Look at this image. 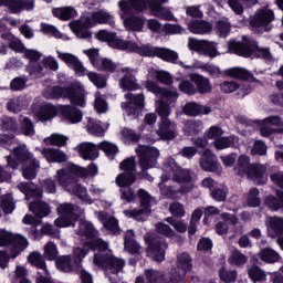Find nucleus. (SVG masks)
Segmentation results:
<instances>
[{"instance_id": "nucleus-1", "label": "nucleus", "mask_w": 283, "mask_h": 283, "mask_svg": "<svg viewBox=\"0 0 283 283\" xmlns=\"http://www.w3.org/2000/svg\"><path fill=\"white\" fill-rule=\"evenodd\" d=\"M75 233L83 238L84 244H88L92 249H97L94 254L93 264L105 271V273H113L117 275L125 268V260L114 256L109 250V243L103 239H98V231L90 221L80 220L78 228Z\"/></svg>"}, {"instance_id": "nucleus-2", "label": "nucleus", "mask_w": 283, "mask_h": 283, "mask_svg": "<svg viewBox=\"0 0 283 283\" xmlns=\"http://www.w3.org/2000/svg\"><path fill=\"white\" fill-rule=\"evenodd\" d=\"M80 176H85V170L76 165L56 171V180L60 187H63L72 196H77L83 202L92 205V198L87 196V189L77 182Z\"/></svg>"}, {"instance_id": "nucleus-3", "label": "nucleus", "mask_w": 283, "mask_h": 283, "mask_svg": "<svg viewBox=\"0 0 283 283\" xmlns=\"http://www.w3.org/2000/svg\"><path fill=\"white\" fill-rule=\"evenodd\" d=\"M149 7L153 17L161 19V21H176V17L171 11L160 6L156 0H120L118 8L124 14H132V12H145Z\"/></svg>"}, {"instance_id": "nucleus-4", "label": "nucleus", "mask_w": 283, "mask_h": 283, "mask_svg": "<svg viewBox=\"0 0 283 283\" xmlns=\"http://www.w3.org/2000/svg\"><path fill=\"white\" fill-rule=\"evenodd\" d=\"M44 98L59 101V98H66L72 105L76 107H85L87 105V91L81 83L72 84L71 86H54L48 88L43 93Z\"/></svg>"}, {"instance_id": "nucleus-5", "label": "nucleus", "mask_w": 283, "mask_h": 283, "mask_svg": "<svg viewBox=\"0 0 283 283\" xmlns=\"http://www.w3.org/2000/svg\"><path fill=\"white\" fill-rule=\"evenodd\" d=\"M114 15H111L106 10H97L90 13L84 21H73L70 23V28L78 39H92V32L87 28H94L95 25H114Z\"/></svg>"}, {"instance_id": "nucleus-6", "label": "nucleus", "mask_w": 283, "mask_h": 283, "mask_svg": "<svg viewBox=\"0 0 283 283\" xmlns=\"http://www.w3.org/2000/svg\"><path fill=\"white\" fill-rule=\"evenodd\" d=\"M228 50L230 54H238L245 59L252 56L255 59H263L264 61H273V55L269 48H260L255 40H251L247 36H243V42H238L235 40L228 42Z\"/></svg>"}, {"instance_id": "nucleus-7", "label": "nucleus", "mask_w": 283, "mask_h": 283, "mask_svg": "<svg viewBox=\"0 0 283 283\" xmlns=\"http://www.w3.org/2000/svg\"><path fill=\"white\" fill-rule=\"evenodd\" d=\"M18 189L24 193L27 200H36L29 205V209L38 218H46V216H50V206L43 201H39L43 198V190L36 188L33 182H21L18 185Z\"/></svg>"}, {"instance_id": "nucleus-8", "label": "nucleus", "mask_w": 283, "mask_h": 283, "mask_svg": "<svg viewBox=\"0 0 283 283\" xmlns=\"http://www.w3.org/2000/svg\"><path fill=\"white\" fill-rule=\"evenodd\" d=\"M165 170L168 175L164 174L161 176V180L167 182V180L174 176L175 182H179V185H181L179 190L180 193H189V191L193 189V184H191V180H193V172H191V170L178 167L174 159L166 163Z\"/></svg>"}, {"instance_id": "nucleus-9", "label": "nucleus", "mask_w": 283, "mask_h": 283, "mask_svg": "<svg viewBox=\"0 0 283 283\" xmlns=\"http://www.w3.org/2000/svg\"><path fill=\"white\" fill-rule=\"evenodd\" d=\"M13 155L19 163H24L27 165L22 171L23 178H25V180H34V178H36V171H39V168L41 167L39 160L34 158V155L28 150L25 145H20L14 148Z\"/></svg>"}, {"instance_id": "nucleus-10", "label": "nucleus", "mask_w": 283, "mask_h": 283, "mask_svg": "<svg viewBox=\"0 0 283 283\" xmlns=\"http://www.w3.org/2000/svg\"><path fill=\"white\" fill-rule=\"evenodd\" d=\"M120 171L115 182L117 187H132L136 182V157H129L119 164Z\"/></svg>"}, {"instance_id": "nucleus-11", "label": "nucleus", "mask_w": 283, "mask_h": 283, "mask_svg": "<svg viewBox=\"0 0 283 283\" xmlns=\"http://www.w3.org/2000/svg\"><path fill=\"white\" fill-rule=\"evenodd\" d=\"M136 154L139 158V167L143 171L154 169L158 165V158H160V150L151 146L139 145L136 148Z\"/></svg>"}, {"instance_id": "nucleus-12", "label": "nucleus", "mask_w": 283, "mask_h": 283, "mask_svg": "<svg viewBox=\"0 0 283 283\" xmlns=\"http://www.w3.org/2000/svg\"><path fill=\"white\" fill-rule=\"evenodd\" d=\"M145 242L148 244L146 249L147 258L154 260V262H165V252L169 249V243L163 238L149 239L145 237Z\"/></svg>"}, {"instance_id": "nucleus-13", "label": "nucleus", "mask_w": 283, "mask_h": 283, "mask_svg": "<svg viewBox=\"0 0 283 283\" xmlns=\"http://www.w3.org/2000/svg\"><path fill=\"white\" fill-rule=\"evenodd\" d=\"M57 218L54 223L55 227L65 228L74 227V222L78 220V207H75L72 203H62L57 207Z\"/></svg>"}, {"instance_id": "nucleus-14", "label": "nucleus", "mask_w": 283, "mask_h": 283, "mask_svg": "<svg viewBox=\"0 0 283 283\" xmlns=\"http://www.w3.org/2000/svg\"><path fill=\"white\" fill-rule=\"evenodd\" d=\"M188 48L189 50H192V52H198L199 54H203V56H209L210 59L220 56V52L218 51V43L216 42L190 38L188 40Z\"/></svg>"}, {"instance_id": "nucleus-15", "label": "nucleus", "mask_w": 283, "mask_h": 283, "mask_svg": "<svg viewBox=\"0 0 283 283\" xmlns=\"http://www.w3.org/2000/svg\"><path fill=\"white\" fill-rule=\"evenodd\" d=\"M138 196L140 200V209H128L124 210V216L127 218H134V220H137L138 222L145 220L147 218L148 213L151 212L149 209V205L151 202V196H149V192L145 191V189L138 190Z\"/></svg>"}, {"instance_id": "nucleus-16", "label": "nucleus", "mask_w": 283, "mask_h": 283, "mask_svg": "<svg viewBox=\"0 0 283 283\" xmlns=\"http://www.w3.org/2000/svg\"><path fill=\"white\" fill-rule=\"evenodd\" d=\"M125 98L128 101V103H122V109H124L128 116L138 118L143 112V108L145 107V95L126 93Z\"/></svg>"}, {"instance_id": "nucleus-17", "label": "nucleus", "mask_w": 283, "mask_h": 283, "mask_svg": "<svg viewBox=\"0 0 283 283\" xmlns=\"http://www.w3.org/2000/svg\"><path fill=\"white\" fill-rule=\"evenodd\" d=\"M156 134L157 137H149L151 143H156V140H174L178 136V126L176 122H171L169 118L160 119Z\"/></svg>"}, {"instance_id": "nucleus-18", "label": "nucleus", "mask_w": 283, "mask_h": 283, "mask_svg": "<svg viewBox=\"0 0 283 283\" xmlns=\"http://www.w3.org/2000/svg\"><path fill=\"white\" fill-rule=\"evenodd\" d=\"M120 73L123 74L119 80V87L122 90H125V92H136V90H140V85L136 78V74H138L136 69L124 66L120 69Z\"/></svg>"}, {"instance_id": "nucleus-19", "label": "nucleus", "mask_w": 283, "mask_h": 283, "mask_svg": "<svg viewBox=\"0 0 283 283\" xmlns=\"http://www.w3.org/2000/svg\"><path fill=\"white\" fill-rule=\"evenodd\" d=\"M191 269V256L187 252H180L177 254V269L171 270L172 280L180 282L187 275V272Z\"/></svg>"}, {"instance_id": "nucleus-20", "label": "nucleus", "mask_w": 283, "mask_h": 283, "mask_svg": "<svg viewBox=\"0 0 283 283\" xmlns=\"http://www.w3.org/2000/svg\"><path fill=\"white\" fill-rule=\"evenodd\" d=\"M146 90L153 94H160L164 101L176 103L178 101V91L176 88H163L156 84V82L147 81Z\"/></svg>"}, {"instance_id": "nucleus-21", "label": "nucleus", "mask_w": 283, "mask_h": 283, "mask_svg": "<svg viewBox=\"0 0 283 283\" xmlns=\"http://www.w3.org/2000/svg\"><path fill=\"white\" fill-rule=\"evenodd\" d=\"M200 167L203 171H210L213 174H216V171H220V163L211 149H205L201 153Z\"/></svg>"}, {"instance_id": "nucleus-22", "label": "nucleus", "mask_w": 283, "mask_h": 283, "mask_svg": "<svg viewBox=\"0 0 283 283\" xmlns=\"http://www.w3.org/2000/svg\"><path fill=\"white\" fill-rule=\"evenodd\" d=\"M275 19V14L271 9H260L255 12L254 17L250 19L252 28H264Z\"/></svg>"}, {"instance_id": "nucleus-23", "label": "nucleus", "mask_w": 283, "mask_h": 283, "mask_svg": "<svg viewBox=\"0 0 283 283\" xmlns=\"http://www.w3.org/2000/svg\"><path fill=\"white\" fill-rule=\"evenodd\" d=\"M98 220L103 223V227L111 235H120V226L118 219L109 216L107 212H97Z\"/></svg>"}, {"instance_id": "nucleus-24", "label": "nucleus", "mask_w": 283, "mask_h": 283, "mask_svg": "<svg viewBox=\"0 0 283 283\" xmlns=\"http://www.w3.org/2000/svg\"><path fill=\"white\" fill-rule=\"evenodd\" d=\"M157 57L161 59V61H166L167 63H174L175 65H180L184 70H193L192 65H187L182 61H178V52L172 51L166 48H159L157 53Z\"/></svg>"}, {"instance_id": "nucleus-25", "label": "nucleus", "mask_w": 283, "mask_h": 283, "mask_svg": "<svg viewBox=\"0 0 283 283\" xmlns=\"http://www.w3.org/2000/svg\"><path fill=\"white\" fill-rule=\"evenodd\" d=\"M60 114L65 120H69V123L73 125L83 120V112L71 105L61 106Z\"/></svg>"}, {"instance_id": "nucleus-26", "label": "nucleus", "mask_w": 283, "mask_h": 283, "mask_svg": "<svg viewBox=\"0 0 283 283\" xmlns=\"http://www.w3.org/2000/svg\"><path fill=\"white\" fill-rule=\"evenodd\" d=\"M247 176L250 180H254L256 185H264V182L269 180V177L266 176V166L260 164H252Z\"/></svg>"}, {"instance_id": "nucleus-27", "label": "nucleus", "mask_w": 283, "mask_h": 283, "mask_svg": "<svg viewBox=\"0 0 283 283\" xmlns=\"http://www.w3.org/2000/svg\"><path fill=\"white\" fill-rule=\"evenodd\" d=\"M77 151L83 160H96L98 158V146L93 143H81L77 146Z\"/></svg>"}, {"instance_id": "nucleus-28", "label": "nucleus", "mask_w": 283, "mask_h": 283, "mask_svg": "<svg viewBox=\"0 0 283 283\" xmlns=\"http://www.w3.org/2000/svg\"><path fill=\"white\" fill-rule=\"evenodd\" d=\"M270 238L283 235V219L281 217H268L265 220Z\"/></svg>"}, {"instance_id": "nucleus-29", "label": "nucleus", "mask_w": 283, "mask_h": 283, "mask_svg": "<svg viewBox=\"0 0 283 283\" xmlns=\"http://www.w3.org/2000/svg\"><path fill=\"white\" fill-rule=\"evenodd\" d=\"M188 30L192 34H210L213 25L205 20H192L188 22Z\"/></svg>"}, {"instance_id": "nucleus-30", "label": "nucleus", "mask_w": 283, "mask_h": 283, "mask_svg": "<svg viewBox=\"0 0 283 283\" xmlns=\"http://www.w3.org/2000/svg\"><path fill=\"white\" fill-rule=\"evenodd\" d=\"M240 143V139L235 135H230L226 137H219L213 140L212 145L214 149L218 151H222V149H229L230 147H237Z\"/></svg>"}, {"instance_id": "nucleus-31", "label": "nucleus", "mask_w": 283, "mask_h": 283, "mask_svg": "<svg viewBox=\"0 0 283 283\" xmlns=\"http://www.w3.org/2000/svg\"><path fill=\"white\" fill-rule=\"evenodd\" d=\"M190 81L195 83V85L197 86L196 90L197 92H199V94H209V92H211L212 90L211 82L209 81V78L200 74L190 75Z\"/></svg>"}, {"instance_id": "nucleus-32", "label": "nucleus", "mask_w": 283, "mask_h": 283, "mask_svg": "<svg viewBox=\"0 0 283 283\" xmlns=\"http://www.w3.org/2000/svg\"><path fill=\"white\" fill-rule=\"evenodd\" d=\"M223 76H229V78H237L239 81H251L253 74L242 67H231L223 71Z\"/></svg>"}, {"instance_id": "nucleus-33", "label": "nucleus", "mask_w": 283, "mask_h": 283, "mask_svg": "<svg viewBox=\"0 0 283 283\" xmlns=\"http://www.w3.org/2000/svg\"><path fill=\"white\" fill-rule=\"evenodd\" d=\"M52 14L55 17V19H60V21H70V19L77 17L78 13L74 7H60L54 8L52 10Z\"/></svg>"}, {"instance_id": "nucleus-34", "label": "nucleus", "mask_w": 283, "mask_h": 283, "mask_svg": "<svg viewBox=\"0 0 283 283\" xmlns=\"http://www.w3.org/2000/svg\"><path fill=\"white\" fill-rule=\"evenodd\" d=\"M184 114L186 116H199V114H211L209 106H202L195 102H189L184 107Z\"/></svg>"}, {"instance_id": "nucleus-35", "label": "nucleus", "mask_w": 283, "mask_h": 283, "mask_svg": "<svg viewBox=\"0 0 283 283\" xmlns=\"http://www.w3.org/2000/svg\"><path fill=\"white\" fill-rule=\"evenodd\" d=\"M42 154L49 163H65L67 160V155L56 148H45Z\"/></svg>"}, {"instance_id": "nucleus-36", "label": "nucleus", "mask_w": 283, "mask_h": 283, "mask_svg": "<svg viewBox=\"0 0 283 283\" xmlns=\"http://www.w3.org/2000/svg\"><path fill=\"white\" fill-rule=\"evenodd\" d=\"M28 249V239L20 234H13L11 258L14 259L21 253V251Z\"/></svg>"}, {"instance_id": "nucleus-37", "label": "nucleus", "mask_w": 283, "mask_h": 283, "mask_svg": "<svg viewBox=\"0 0 283 283\" xmlns=\"http://www.w3.org/2000/svg\"><path fill=\"white\" fill-rule=\"evenodd\" d=\"M95 69L99 72H109L111 74H114V72H120V70H123V66L109 59L102 57L97 66H95Z\"/></svg>"}, {"instance_id": "nucleus-38", "label": "nucleus", "mask_w": 283, "mask_h": 283, "mask_svg": "<svg viewBox=\"0 0 283 283\" xmlns=\"http://www.w3.org/2000/svg\"><path fill=\"white\" fill-rule=\"evenodd\" d=\"M251 167H253V164H251V158H249L247 155H242L238 159L234 171H237L238 176H248L249 171H251Z\"/></svg>"}, {"instance_id": "nucleus-39", "label": "nucleus", "mask_w": 283, "mask_h": 283, "mask_svg": "<svg viewBox=\"0 0 283 283\" xmlns=\"http://www.w3.org/2000/svg\"><path fill=\"white\" fill-rule=\"evenodd\" d=\"M134 41H127V40H123L118 36H116V34L113 36V41H111V44H108L111 48H113L114 50H123L126 52H134Z\"/></svg>"}, {"instance_id": "nucleus-40", "label": "nucleus", "mask_w": 283, "mask_h": 283, "mask_svg": "<svg viewBox=\"0 0 283 283\" xmlns=\"http://www.w3.org/2000/svg\"><path fill=\"white\" fill-rule=\"evenodd\" d=\"M125 28L132 30L133 32H143L145 28V19L143 17H130L124 21Z\"/></svg>"}, {"instance_id": "nucleus-41", "label": "nucleus", "mask_w": 283, "mask_h": 283, "mask_svg": "<svg viewBox=\"0 0 283 283\" xmlns=\"http://www.w3.org/2000/svg\"><path fill=\"white\" fill-rule=\"evenodd\" d=\"M276 197L277 198H275V196H269L265 199L266 207L272 209V211H280V209L283 210V191H276Z\"/></svg>"}, {"instance_id": "nucleus-42", "label": "nucleus", "mask_w": 283, "mask_h": 283, "mask_svg": "<svg viewBox=\"0 0 283 283\" xmlns=\"http://www.w3.org/2000/svg\"><path fill=\"white\" fill-rule=\"evenodd\" d=\"M59 112L56 111V106L52 104H44L40 107V112L38 114L39 120H52L56 116Z\"/></svg>"}, {"instance_id": "nucleus-43", "label": "nucleus", "mask_w": 283, "mask_h": 283, "mask_svg": "<svg viewBox=\"0 0 283 283\" xmlns=\"http://www.w3.org/2000/svg\"><path fill=\"white\" fill-rule=\"evenodd\" d=\"M259 258L268 264H274L280 262V254L271 248H265L259 252Z\"/></svg>"}, {"instance_id": "nucleus-44", "label": "nucleus", "mask_w": 283, "mask_h": 283, "mask_svg": "<svg viewBox=\"0 0 283 283\" xmlns=\"http://www.w3.org/2000/svg\"><path fill=\"white\" fill-rule=\"evenodd\" d=\"M86 129L92 136H105V128H103L101 122L92 117H88Z\"/></svg>"}, {"instance_id": "nucleus-45", "label": "nucleus", "mask_w": 283, "mask_h": 283, "mask_svg": "<svg viewBox=\"0 0 283 283\" xmlns=\"http://www.w3.org/2000/svg\"><path fill=\"white\" fill-rule=\"evenodd\" d=\"M159 49L160 48L149 45L139 46L138 43L135 42L133 46V52H136V54H140V56H158Z\"/></svg>"}, {"instance_id": "nucleus-46", "label": "nucleus", "mask_w": 283, "mask_h": 283, "mask_svg": "<svg viewBox=\"0 0 283 283\" xmlns=\"http://www.w3.org/2000/svg\"><path fill=\"white\" fill-rule=\"evenodd\" d=\"M248 275L252 282H266V273L258 265L249 268Z\"/></svg>"}, {"instance_id": "nucleus-47", "label": "nucleus", "mask_w": 283, "mask_h": 283, "mask_svg": "<svg viewBox=\"0 0 283 283\" xmlns=\"http://www.w3.org/2000/svg\"><path fill=\"white\" fill-rule=\"evenodd\" d=\"M88 249H93V251H98V249L96 248H92V245L90 244H85V241H83V248H75L73 250V256H74V263L75 264H81V262H83V259L87 255L88 253Z\"/></svg>"}, {"instance_id": "nucleus-48", "label": "nucleus", "mask_w": 283, "mask_h": 283, "mask_svg": "<svg viewBox=\"0 0 283 283\" xmlns=\"http://www.w3.org/2000/svg\"><path fill=\"white\" fill-rule=\"evenodd\" d=\"M165 101H159L156 107V112L160 116V120H163L164 118H169V116L171 115V109L169 108V106L174 105V102H169L167 99Z\"/></svg>"}, {"instance_id": "nucleus-49", "label": "nucleus", "mask_w": 283, "mask_h": 283, "mask_svg": "<svg viewBox=\"0 0 283 283\" xmlns=\"http://www.w3.org/2000/svg\"><path fill=\"white\" fill-rule=\"evenodd\" d=\"M44 143L53 147H65L67 137L61 134H52L49 138H44Z\"/></svg>"}, {"instance_id": "nucleus-50", "label": "nucleus", "mask_w": 283, "mask_h": 283, "mask_svg": "<svg viewBox=\"0 0 283 283\" xmlns=\"http://www.w3.org/2000/svg\"><path fill=\"white\" fill-rule=\"evenodd\" d=\"M216 30L220 36L227 38L231 32V22L227 18L218 20L216 22Z\"/></svg>"}, {"instance_id": "nucleus-51", "label": "nucleus", "mask_w": 283, "mask_h": 283, "mask_svg": "<svg viewBox=\"0 0 283 283\" xmlns=\"http://www.w3.org/2000/svg\"><path fill=\"white\" fill-rule=\"evenodd\" d=\"M57 269L63 273H72L74 271V266L72 265V256L63 255L61 256L57 262Z\"/></svg>"}, {"instance_id": "nucleus-52", "label": "nucleus", "mask_w": 283, "mask_h": 283, "mask_svg": "<svg viewBox=\"0 0 283 283\" xmlns=\"http://www.w3.org/2000/svg\"><path fill=\"white\" fill-rule=\"evenodd\" d=\"M229 264H233L234 266H244L247 264L248 259L242 252L234 250L228 259Z\"/></svg>"}, {"instance_id": "nucleus-53", "label": "nucleus", "mask_w": 283, "mask_h": 283, "mask_svg": "<svg viewBox=\"0 0 283 283\" xmlns=\"http://www.w3.org/2000/svg\"><path fill=\"white\" fill-rule=\"evenodd\" d=\"M87 77L91 81V83H93V85H95V87H97L98 90L107 87V80L105 78V76L98 73L88 72Z\"/></svg>"}, {"instance_id": "nucleus-54", "label": "nucleus", "mask_w": 283, "mask_h": 283, "mask_svg": "<svg viewBox=\"0 0 283 283\" xmlns=\"http://www.w3.org/2000/svg\"><path fill=\"white\" fill-rule=\"evenodd\" d=\"M20 134H23V136H34L35 130L32 119H30L29 117H24L22 118V120H20Z\"/></svg>"}, {"instance_id": "nucleus-55", "label": "nucleus", "mask_w": 283, "mask_h": 283, "mask_svg": "<svg viewBox=\"0 0 283 283\" xmlns=\"http://www.w3.org/2000/svg\"><path fill=\"white\" fill-rule=\"evenodd\" d=\"M155 229L159 235H164L165 238H176V231L172 230L171 226L165 222H157Z\"/></svg>"}, {"instance_id": "nucleus-56", "label": "nucleus", "mask_w": 283, "mask_h": 283, "mask_svg": "<svg viewBox=\"0 0 283 283\" xmlns=\"http://www.w3.org/2000/svg\"><path fill=\"white\" fill-rule=\"evenodd\" d=\"M97 149L104 151L108 158H114L118 154V146L109 142H102L98 144Z\"/></svg>"}, {"instance_id": "nucleus-57", "label": "nucleus", "mask_w": 283, "mask_h": 283, "mask_svg": "<svg viewBox=\"0 0 283 283\" xmlns=\"http://www.w3.org/2000/svg\"><path fill=\"white\" fill-rule=\"evenodd\" d=\"M262 200L260 199V190L258 188H252L247 195L248 207H260Z\"/></svg>"}, {"instance_id": "nucleus-58", "label": "nucleus", "mask_w": 283, "mask_h": 283, "mask_svg": "<svg viewBox=\"0 0 283 283\" xmlns=\"http://www.w3.org/2000/svg\"><path fill=\"white\" fill-rule=\"evenodd\" d=\"M219 276L222 282H226V283L235 282V280H238V271L227 270L224 268H221L219 270Z\"/></svg>"}, {"instance_id": "nucleus-59", "label": "nucleus", "mask_w": 283, "mask_h": 283, "mask_svg": "<svg viewBox=\"0 0 283 283\" xmlns=\"http://www.w3.org/2000/svg\"><path fill=\"white\" fill-rule=\"evenodd\" d=\"M120 134L124 143H138L140 140V134H136L134 129L123 128Z\"/></svg>"}, {"instance_id": "nucleus-60", "label": "nucleus", "mask_w": 283, "mask_h": 283, "mask_svg": "<svg viewBox=\"0 0 283 283\" xmlns=\"http://www.w3.org/2000/svg\"><path fill=\"white\" fill-rule=\"evenodd\" d=\"M124 249L132 255H140L144 249L136 240L124 242Z\"/></svg>"}, {"instance_id": "nucleus-61", "label": "nucleus", "mask_w": 283, "mask_h": 283, "mask_svg": "<svg viewBox=\"0 0 283 283\" xmlns=\"http://www.w3.org/2000/svg\"><path fill=\"white\" fill-rule=\"evenodd\" d=\"M43 255L45 260H49V261L56 260V256L59 255V250L56 249V244H54V242H48L44 245Z\"/></svg>"}, {"instance_id": "nucleus-62", "label": "nucleus", "mask_w": 283, "mask_h": 283, "mask_svg": "<svg viewBox=\"0 0 283 283\" xmlns=\"http://www.w3.org/2000/svg\"><path fill=\"white\" fill-rule=\"evenodd\" d=\"M2 132H10L11 134H17L18 132L17 119L12 117L2 118Z\"/></svg>"}, {"instance_id": "nucleus-63", "label": "nucleus", "mask_w": 283, "mask_h": 283, "mask_svg": "<svg viewBox=\"0 0 283 283\" xmlns=\"http://www.w3.org/2000/svg\"><path fill=\"white\" fill-rule=\"evenodd\" d=\"M169 211L174 218H185L187 213L185 206L178 201L170 203Z\"/></svg>"}, {"instance_id": "nucleus-64", "label": "nucleus", "mask_w": 283, "mask_h": 283, "mask_svg": "<svg viewBox=\"0 0 283 283\" xmlns=\"http://www.w3.org/2000/svg\"><path fill=\"white\" fill-rule=\"evenodd\" d=\"M40 30H41V32H43V34L54 36L55 39H61V33L59 32V29H56V27H54L52 24L42 22L40 24Z\"/></svg>"}]
</instances>
